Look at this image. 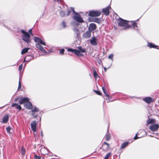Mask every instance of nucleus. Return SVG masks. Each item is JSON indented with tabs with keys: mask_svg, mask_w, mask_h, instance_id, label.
<instances>
[{
	"mask_svg": "<svg viewBox=\"0 0 159 159\" xmlns=\"http://www.w3.org/2000/svg\"><path fill=\"white\" fill-rule=\"evenodd\" d=\"M133 27L134 29L137 30L138 32H139L137 24L135 22H133L132 21H129L124 20L120 17V27H123V28H120V30H127L131 28L130 24Z\"/></svg>",
	"mask_w": 159,
	"mask_h": 159,
	"instance_id": "obj_1",
	"label": "nucleus"
},
{
	"mask_svg": "<svg viewBox=\"0 0 159 159\" xmlns=\"http://www.w3.org/2000/svg\"><path fill=\"white\" fill-rule=\"evenodd\" d=\"M34 41L37 43H36L35 45L36 48L39 50L45 53L46 55H47L48 54V52L44 49L43 47L40 45L42 44L46 46L45 43L43 42L41 39L38 37H34Z\"/></svg>",
	"mask_w": 159,
	"mask_h": 159,
	"instance_id": "obj_2",
	"label": "nucleus"
},
{
	"mask_svg": "<svg viewBox=\"0 0 159 159\" xmlns=\"http://www.w3.org/2000/svg\"><path fill=\"white\" fill-rule=\"evenodd\" d=\"M21 32L23 34L22 35V38L23 40L27 43H30L31 40L30 34L28 32H25L23 30H21Z\"/></svg>",
	"mask_w": 159,
	"mask_h": 159,
	"instance_id": "obj_3",
	"label": "nucleus"
},
{
	"mask_svg": "<svg viewBox=\"0 0 159 159\" xmlns=\"http://www.w3.org/2000/svg\"><path fill=\"white\" fill-rule=\"evenodd\" d=\"M73 19L75 20L80 23H82L84 22L82 18L78 13L76 14L73 16Z\"/></svg>",
	"mask_w": 159,
	"mask_h": 159,
	"instance_id": "obj_4",
	"label": "nucleus"
},
{
	"mask_svg": "<svg viewBox=\"0 0 159 159\" xmlns=\"http://www.w3.org/2000/svg\"><path fill=\"white\" fill-rule=\"evenodd\" d=\"M101 13L98 11L93 10L89 11V16H98L101 15Z\"/></svg>",
	"mask_w": 159,
	"mask_h": 159,
	"instance_id": "obj_5",
	"label": "nucleus"
},
{
	"mask_svg": "<svg viewBox=\"0 0 159 159\" xmlns=\"http://www.w3.org/2000/svg\"><path fill=\"white\" fill-rule=\"evenodd\" d=\"M159 128V125L158 124H152L149 126L150 129L152 131H156Z\"/></svg>",
	"mask_w": 159,
	"mask_h": 159,
	"instance_id": "obj_6",
	"label": "nucleus"
},
{
	"mask_svg": "<svg viewBox=\"0 0 159 159\" xmlns=\"http://www.w3.org/2000/svg\"><path fill=\"white\" fill-rule=\"evenodd\" d=\"M29 99L27 98H21L20 100L19 103L20 105L23 104H25L28 102H29Z\"/></svg>",
	"mask_w": 159,
	"mask_h": 159,
	"instance_id": "obj_7",
	"label": "nucleus"
},
{
	"mask_svg": "<svg viewBox=\"0 0 159 159\" xmlns=\"http://www.w3.org/2000/svg\"><path fill=\"white\" fill-rule=\"evenodd\" d=\"M96 27L97 26L95 24L91 23L89 25V30L91 32L93 31L96 30Z\"/></svg>",
	"mask_w": 159,
	"mask_h": 159,
	"instance_id": "obj_8",
	"label": "nucleus"
},
{
	"mask_svg": "<svg viewBox=\"0 0 159 159\" xmlns=\"http://www.w3.org/2000/svg\"><path fill=\"white\" fill-rule=\"evenodd\" d=\"M110 8V6H108L107 7L103 8L102 10V12L106 16L108 15L109 13V9Z\"/></svg>",
	"mask_w": 159,
	"mask_h": 159,
	"instance_id": "obj_9",
	"label": "nucleus"
},
{
	"mask_svg": "<svg viewBox=\"0 0 159 159\" xmlns=\"http://www.w3.org/2000/svg\"><path fill=\"white\" fill-rule=\"evenodd\" d=\"M37 123L36 121H33L31 124V128L32 130L35 132L36 131Z\"/></svg>",
	"mask_w": 159,
	"mask_h": 159,
	"instance_id": "obj_10",
	"label": "nucleus"
},
{
	"mask_svg": "<svg viewBox=\"0 0 159 159\" xmlns=\"http://www.w3.org/2000/svg\"><path fill=\"white\" fill-rule=\"evenodd\" d=\"M102 148L104 150L106 151L110 149V145L107 143L104 142L102 145Z\"/></svg>",
	"mask_w": 159,
	"mask_h": 159,
	"instance_id": "obj_11",
	"label": "nucleus"
},
{
	"mask_svg": "<svg viewBox=\"0 0 159 159\" xmlns=\"http://www.w3.org/2000/svg\"><path fill=\"white\" fill-rule=\"evenodd\" d=\"M91 32L89 30L87 31L83 34V37L85 38H89L91 36Z\"/></svg>",
	"mask_w": 159,
	"mask_h": 159,
	"instance_id": "obj_12",
	"label": "nucleus"
},
{
	"mask_svg": "<svg viewBox=\"0 0 159 159\" xmlns=\"http://www.w3.org/2000/svg\"><path fill=\"white\" fill-rule=\"evenodd\" d=\"M143 100L148 104H150L152 102V99L150 97H146L143 98Z\"/></svg>",
	"mask_w": 159,
	"mask_h": 159,
	"instance_id": "obj_13",
	"label": "nucleus"
},
{
	"mask_svg": "<svg viewBox=\"0 0 159 159\" xmlns=\"http://www.w3.org/2000/svg\"><path fill=\"white\" fill-rule=\"evenodd\" d=\"M90 43L93 46L96 45L97 44L96 38L95 37H93L90 40Z\"/></svg>",
	"mask_w": 159,
	"mask_h": 159,
	"instance_id": "obj_14",
	"label": "nucleus"
},
{
	"mask_svg": "<svg viewBox=\"0 0 159 159\" xmlns=\"http://www.w3.org/2000/svg\"><path fill=\"white\" fill-rule=\"evenodd\" d=\"M24 106L26 108L28 109H32L33 108L32 104L29 101L25 104Z\"/></svg>",
	"mask_w": 159,
	"mask_h": 159,
	"instance_id": "obj_15",
	"label": "nucleus"
},
{
	"mask_svg": "<svg viewBox=\"0 0 159 159\" xmlns=\"http://www.w3.org/2000/svg\"><path fill=\"white\" fill-rule=\"evenodd\" d=\"M148 46L150 48H158V46L157 45H156L152 43H148Z\"/></svg>",
	"mask_w": 159,
	"mask_h": 159,
	"instance_id": "obj_16",
	"label": "nucleus"
},
{
	"mask_svg": "<svg viewBox=\"0 0 159 159\" xmlns=\"http://www.w3.org/2000/svg\"><path fill=\"white\" fill-rule=\"evenodd\" d=\"M40 152L43 155H46L48 153V150L44 148H41Z\"/></svg>",
	"mask_w": 159,
	"mask_h": 159,
	"instance_id": "obj_17",
	"label": "nucleus"
},
{
	"mask_svg": "<svg viewBox=\"0 0 159 159\" xmlns=\"http://www.w3.org/2000/svg\"><path fill=\"white\" fill-rule=\"evenodd\" d=\"M12 107H15L16 109H18L19 111L21 109V107L20 106L18 105L17 104L14 103L12 104Z\"/></svg>",
	"mask_w": 159,
	"mask_h": 159,
	"instance_id": "obj_18",
	"label": "nucleus"
},
{
	"mask_svg": "<svg viewBox=\"0 0 159 159\" xmlns=\"http://www.w3.org/2000/svg\"><path fill=\"white\" fill-rule=\"evenodd\" d=\"M8 119L9 117L8 115L4 116L2 119L3 123H7L8 121Z\"/></svg>",
	"mask_w": 159,
	"mask_h": 159,
	"instance_id": "obj_19",
	"label": "nucleus"
},
{
	"mask_svg": "<svg viewBox=\"0 0 159 159\" xmlns=\"http://www.w3.org/2000/svg\"><path fill=\"white\" fill-rule=\"evenodd\" d=\"M129 143V142H125L123 143L121 145L120 148L121 149L124 148L126 147Z\"/></svg>",
	"mask_w": 159,
	"mask_h": 159,
	"instance_id": "obj_20",
	"label": "nucleus"
},
{
	"mask_svg": "<svg viewBox=\"0 0 159 159\" xmlns=\"http://www.w3.org/2000/svg\"><path fill=\"white\" fill-rule=\"evenodd\" d=\"M74 53L77 56H83V55L80 53V51L78 50H75L74 52Z\"/></svg>",
	"mask_w": 159,
	"mask_h": 159,
	"instance_id": "obj_21",
	"label": "nucleus"
},
{
	"mask_svg": "<svg viewBox=\"0 0 159 159\" xmlns=\"http://www.w3.org/2000/svg\"><path fill=\"white\" fill-rule=\"evenodd\" d=\"M155 122V120L154 119H149L147 121V125H148L152 123H154Z\"/></svg>",
	"mask_w": 159,
	"mask_h": 159,
	"instance_id": "obj_22",
	"label": "nucleus"
},
{
	"mask_svg": "<svg viewBox=\"0 0 159 159\" xmlns=\"http://www.w3.org/2000/svg\"><path fill=\"white\" fill-rule=\"evenodd\" d=\"M73 31L75 32V33L76 35V36H78L79 34V29L76 28H73Z\"/></svg>",
	"mask_w": 159,
	"mask_h": 159,
	"instance_id": "obj_23",
	"label": "nucleus"
},
{
	"mask_svg": "<svg viewBox=\"0 0 159 159\" xmlns=\"http://www.w3.org/2000/svg\"><path fill=\"white\" fill-rule=\"evenodd\" d=\"M30 48H25L23 49L21 52V54H23L25 53L28 52V50Z\"/></svg>",
	"mask_w": 159,
	"mask_h": 159,
	"instance_id": "obj_24",
	"label": "nucleus"
},
{
	"mask_svg": "<svg viewBox=\"0 0 159 159\" xmlns=\"http://www.w3.org/2000/svg\"><path fill=\"white\" fill-rule=\"evenodd\" d=\"M102 90L103 91V92L105 94L106 96L107 97V98H110V96H109V95L108 94V93H107V90H106V89H105V88L103 87H102Z\"/></svg>",
	"mask_w": 159,
	"mask_h": 159,
	"instance_id": "obj_25",
	"label": "nucleus"
},
{
	"mask_svg": "<svg viewBox=\"0 0 159 159\" xmlns=\"http://www.w3.org/2000/svg\"><path fill=\"white\" fill-rule=\"evenodd\" d=\"M21 79V74H20L18 89H20L21 88V82H20Z\"/></svg>",
	"mask_w": 159,
	"mask_h": 159,
	"instance_id": "obj_26",
	"label": "nucleus"
},
{
	"mask_svg": "<svg viewBox=\"0 0 159 159\" xmlns=\"http://www.w3.org/2000/svg\"><path fill=\"white\" fill-rule=\"evenodd\" d=\"M25 149L23 147H22L21 148V153L23 156H24L25 154Z\"/></svg>",
	"mask_w": 159,
	"mask_h": 159,
	"instance_id": "obj_27",
	"label": "nucleus"
},
{
	"mask_svg": "<svg viewBox=\"0 0 159 159\" xmlns=\"http://www.w3.org/2000/svg\"><path fill=\"white\" fill-rule=\"evenodd\" d=\"M79 51H80V52H82V53H84L85 52V50L83 48L81 47H79L78 48Z\"/></svg>",
	"mask_w": 159,
	"mask_h": 159,
	"instance_id": "obj_28",
	"label": "nucleus"
},
{
	"mask_svg": "<svg viewBox=\"0 0 159 159\" xmlns=\"http://www.w3.org/2000/svg\"><path fill=\"white\" fill-rule=\"evenodd\" d=\"M65 12L64 11H61L60 12V16L62 17L64 16L65 15Z\"/></svg>",
	"mask_w": 159,
	"mask_h": 159,
	"instance_id": "obj_29",
	"label": "nucleus"
},
{
	"mask_svg": "<svg viewBox=\"0 0 159 159\" xmlns=\"http://www.w3.org/2000/svg\"><path fill=\"white\" fill-rule=\"evenodd\" d=\"M39 109L36 107H34V108L32 110V111L33 113L35 112L38 111Z\"/></svg>",
	"mask_w": 159,
	"mask_h": 159,
	"instance_id": "obj_30",
	"label": "nucleus"
},
{
	"mask_svg": "<svg viewBox=\"0 0 159 159\" xmlns=\"http://www.w3.org/2000/svg\"><path fill=\"white\" fill-rule=\"evenodd\" d=\"M105 137L106 141H109L110 139V136L109 134H106Z\"/></svg>",
	"mask_w": 159,
	"mask_h": 159,
	"instance_id": "obj_31",
	"label": "nucleus"
},
{
	"mask_svg": "<svg viewBox=\"0 0 159 159\" xmlns=\"http://www.w3.org/2000/svg\"><path fill=\"white\" fill-rule=\"evenodd\" d=\"M111 155L110 152L108 153L106 156L104 158V159H108L109 157Z\"/></svg>",
	"mask_w": 159,
	"mask_h": 159,
	"instance_id": "obj_32",
	"label": "nucleus"
},
{
	"mask_svg": "<svg viewBox=\"0 0 159 159\" xmlns=\"http://www.w3.org/2000/svg\"><path fill=\"white\" fill-rule=\"evenodd\" d=\"M93 75H94V78L95 79H96L97 78V77L98 76L97 73L95 70H94V71H93Z\"/></svg>",
	"mask_w": 159,
	"mask_h": 159,
	"instance_id": "obj_33",
	"label": "nucleus"
},
{
	"mask_svg": "<svg viewBox=\"0 0 159 159\" xmlns=\"http://www.w3.org/2000/svg\"><path fill=\"white\" fill-rule=\"evenodd\" d=\"M6 129L7 130V132L8 133L11 134V133L10 132V130L11 129V128L10 127H6Z\"/></svg>",
	"mask_w": 159,
	"mask_h": 159,
	"instance_id": "obj_34",
	"label": "nucleus"
},
{
	"mask_svg": "<svg viewBox=\"0 0 159 159\" xmlns=\"http://www.w3.org/2000/svg\"><path fill=\"white\" fill-rule=\"evenodd\" d=\"M93 21L99 23L100 22V20L98 18L95 19Z\"/></svg>",
	"mask_w": 159,
	"mask_h": 159,
	"instance_id": "obj_35",
	"label": "nucleus"
},
{
	"mask_svg": "<svg viewBox=\"0 0 159 159\" xmlns=\"http://www.w3.org/2000/svg\"><path fill=\"white\" fill-rule=\"evenodd\" d=\"M22 67H23V64H20L19 66V68H18V70L19 71H21V70H22Z\"/></svg>",
	"mask_w": 159,
	"mask_h": 159,
	"instance_id": "obj_36",
	"label": "nucleus"
},
{
	"mask_svg": "<svg viewBox=\"0 0 159 159\" xmlns=\"http://www.w3.org/2000/svg\"><path fill=\"white\" fill-rule=\"evenodd\" d=\"M113 57V55L112 54H110L109 55L108 57V58L111 59H112Z\"/></svg>",
	"mask_w": 159,
	"mask_h": 159,
	"instance_id": "obj_37",
	"label": "nucleus"
},
{
	"mask_svg": "<svg viewBox=\"0 0 159 159\" xmlns=\"http://www.w3.org/2000/svg\"><path fill=\"white\" fill-rule=\"evenodd\" d=\"M75 50L71 48H69L68 49V51L69 52H72L74 53V52H75Z\"/></svg>",
	"mask_w": 159,
	"mask_h": 159,
	"instance_id": "obj_38",
	"label": "nucleus"
},
{
	"mask_svg": "<svg viewBox=\"0 0 159 159\" xmlns=\"http://www.w3.org/2000/svg\"><path fill=\"white\" fill-rule=\"evenodd\" d=\"M62 25L63 27H64V28H65L66 27V23L65 22V21H63L62 22Z\"/></svg>",
	"mask_w": 159,
	"mask_h": 159,
	"instance_id": "obj_39",
	"label": "nucleus"
},
{
	"mask_svg": "<svg viewBox=\"0 0 159 159\" xmlns=\"http://www.w3.org/2000/svg\"><path fill=\"white\" fill-rule=\"evenodd\" d=\"M65 50L64 49H62L60 51V53L61 54H63Z\"/></svg>",
	"mask_w": 159,
	"mask_h": 159,
	"instance_id": "obj_40",
	"label": "nucleus"
},
{
	"mask_svg": "<svg viewBox=\"0 0 159 159\" xmlns=\"http://www.w3.org/2000/svg\"><path fill=\"white\" fill-rule=\"evenodd\" d=\"M34 159H40L41 157L37 155H35L34 156Z\"/></svg>",
	"mask_w": 159,
	"mask_h": 159,
	"instance_id": "obj_41",
	"label": "nucleus"
},
{
	"mask_svg": "<svg viewBox=\"0 0 159 159\" xmlns=\"http://www.w3.org/2000/svg\"><path fill=\"white\" fill-rule=\"evenodd\" d=\"M71 10L73 12V14H77V13H76L75 10H74V8H73V7H71Z\"/></svg>",
	"mask_w": 159,
	"mask_h": 159,
	"instance_id": "obj_42",
	"label": "nucleus"
},
{
	"mask_svg": "<svg viewBox=\"0 0 159 159\" xmlns=\"http://www.w3.org/2000/svg\"><path fill=\"white\" fill-rule=\"evenodd\" d=\"M137 134H138V133L136 134L135 137L134 138V140H136V139H138L139 138V137H138L137 136Z\"/></svg>",
	"mask_w": 159,
	"mask_h": 159,
	"instance_id": "obj_43",
	"label": "nucleus"
},
{
	"mask_svg": "<svg viewBox=\"0 0 159 159\" xmlns=\"http://www.w3.org/2000/svg\"><path fill=\"white\" fill-rule=\"evenodd\" d=\"M94 91L95 92V93L98 94L99 95H101V92L99 91H95L94 90Z\"/></svg>",
	"mask_w": 159,
	"mask_h": 159,
	"instance_id": "obj_44",
	"label": "nucleus"
},
{
	"mask_svg": "<svg viewBox=\"0 0 159 159\" xmlns=\"http://www.w3.org/2000/svg\"><path fill=\"white\" fill-rule=\"evenodd\" d=\"M29 34H30H30L33 35V34H32V29H30V30H29Z\"/></svg>",
	"mask_w": 159,
	"mask_h": 159,
	"instance_id": "obj_45",
	"label": "nucleus"
},
{
	"mask_svg": "<svg viewBox=\"0 0 159 159\" xmlns=\"http://www.w3.org/2000/svg\"><path fill=\"white\" fill-rule=\"evenodd\" d=\"M33 116H34V118L37 117V115L36 114H35V112L33 113Z\"/></svg>",
	"mask_w": 159,
	"mask_h": 159,
	"instance_id": "obj_46",
	"label": "nucleus"
},
{
	"mask_svg": "<svg viewBox=\"0 0 159 159\" xmlns=\"http://www.w3.org/2000/svg\"><path fill=\"white\" fill-rule=\"evenodd\" d=\"M70 13H71V11H70V10H68L67 11V16L69 15L70 14Z\"/></svg>",
	"mask_w": 159,
	"mask_h": 159,
	"instance_id": "obj_47",
	"label": "nucleus"
},
{
	"mask_svg": "<svg viewBox=\"0 0 159 159\" xmlns=\"http://www.w3.org/2000/svg\"><path fill=\"white\" fill-rule=\"evenodd\" d=\"M62 0H54L55 1H57L58 3L60 2V3H61Z\"/></svg>",
	"mask_w": 159,
	"mask_h": 159,
	"instance_id": "obj_48",
	"label": "nucleus"
},
{
	"mask_svg": "<svg viewBox=\"0 0 159 159\" xmlns=\"http://www.w3.org/2000/svg\"><path fill=\"white\" fill-rule=\"evenodd\" d=\"M19 99V98H16L15 100V102H17L18 100Z\"/></svg>",
	"mask_w": 159,
	"mask_h": 159,
	"instance_id": "obj_49",
	"label": "nucleus"
},
{
	"mask_svg": "<svg viewBox=\"0 0 159 159\" xmlns=\"http://www.w3.org/2000/svg\"><path fill=\"white\" fill-rule=\"evenodd\" d=\"M41 135L42 137H43V134L42 131H41Z\"/></svg>",
	"mask_w": 159,
	"mask_h": 159,
	"instance_id": "obj_50",
	"label": "nucleus"
},
{
	"mask_svg": "<svg viewBox=\"0 0 159 159\" xmlns=\"http://www.w3.org/2000/svg\"><path fill=\"white\" fill-rule=\"evenodd\" d=\"M34 136H36V134H35V133H34Z\"/></svg>",
	"mask_w": 159,
	"mask_h": 159,
	"instance_id": "obj_51",
	"label": "nucleus"
},
{
	"mask_svg": "<svg viewBox=\"0 0 159 159\" xmlns=\"http://www.w3.org/2000/svg\"><path fill=\"white\" fill-rule=\"evenodd\" d=\"M118 23V25H119V22H118V23Z\"/></svg>",
	"mask_w": 159,
	"mask_h": 159,
	"instance_id": "obj_52",
	"label": "nucleus"
},
{
	"mask_svg": "<svg viewBox=\"0 0 159 159\" xmlns=\"http://www.w3.org/2000/svg\"><path fill=\"white\" fill-rule=\"evenodd\" d=\"M104 70H105V71H106V68H104Z\"/></svg>",
	"mask_w": 159,
	"mask_h": 159,
	"instance_id": "obj_53",
	"label": "nucleus"
},
{
	"mask_svg": "<svg viewBox=\"0 0 159 159\" xmlns=\"http://www.w3.org/2000/svg\"><path fill=\"white\" fill-rule=\"evenodd\" d=\"M25 58H26V57L24 59V62L25 61Z\"/></svg>",
	"mask_w": 159,
	"mask_h": 159,
	"instance_id": "obj_54",
	"label": "nucleus"
},
{
	"mask_svg": "<svg viewBox=\"0 0 159 159\" xmlns=\"http://www.w3.org/2000/svg\"><path fill=\"white\" fill-rule=\"evenodd\" d=\"M157 49H159V48H157Z\"/></svg>",
	"mask_w": 159,
	"mask_h": 159,
	"instance_id": "obj_55",
	"label": "nucleus"
}]
</instances>
